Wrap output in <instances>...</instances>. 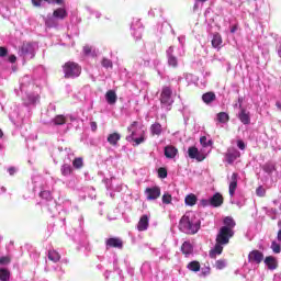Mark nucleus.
Wrapping results in <instances>:
<instances>
[{"label":"nucleus","mask_w":281,"mask_h":281,"mask_svg":"<svg viewBox=\"0 0 281 281\" xmlns=\"http://www.w3.org/2000/svg\"><path fill=\"white\" fill-rule=\"evenodd\" d=\"M16 95H21L25 106H34L41 99V88L34 83L32 77L24 76L20 80L19 89H15Z\"/></svg>","instance_id":"1"},{"label":"nucleus","mask_w":281,"mask_h":281,"mask_svg":"<svg viewBox=\"0 0 281 281\" xmlns=\"http://www.w3.org/2000/svg\"><path fill=\"white\" fill-rule=\"evenodd\" d=\"M33 183V192H38L41 199L47 201L48 212H50V214H54L56 212V201H54V198H52V192L47 188L45 180H43V178L41 177H34Z\"/></svg>","instance_id":"2"},{"label":"nucleus","mask_w":281,"mask_h":281,"mask_svg":"<svg viewBox=\"0 0 281 281\" xmlns=\"http://www.w3.org/2000/svg\"><path fill=\"white\" fill-rule=\"evenodd\" d=\"M179 229L183 234H196L201 229V220L196 217L194 212H187L180 220Z\"/></svg>","instance_id":"3"},{"label":"nucleus","mask_w":281,"mask_h":281,"mask_svg":"<svg viewBox=\"0 0 281 281\" xmlns=\"http://www.w3.org/2000/svg\"><path fill=\"white\" fill-rule=\"evenodd\" d=\"M234 236V231L228 227H222L216 237V244L214 249L210 251L211 258H216V256H221L223 254V245H227L229 243V238Z\"/></svg>","instance_id":"4"},{"label":"nucleus","mask_w":281,"mask_h":281,"mask_svg":"<svg viewBox=\"0 0 281 281\" xmlns=\"http://www.w3.org/2000/svg\"><path fill=\"white\" fill-rule=\"evenodd\" d=\"M65 78H78L82 74L80 65L74 61H68L64 65Z\"/></svg>","instance_id":"5"},{"label":"nucleus","mask_w":281,"mask_h":281,"mask_svg":"<svg viewBox=\"0 0 281 281\" xmlns=\"http://www.w3.org/2000/svg\"><path fill=\"white\" fill-rule=\"evenodd\" d=\"M202 207H207L211 205V207H221L223 205V195L221 193H215L210 199H202L200 201Z\"/></svg>","instance_id":"6"},{"label":"nucleus","mask_w":281,"mask_h":281,"mask_svg":"<svg viewBox=\"0 0 281 281\" xmlns=\"http://www.w3.org/2000/svg\"><path fill=\"white\" fill-rule=\"evenodd\" d=\"M137 125V122H133V124L127 127V131L128 133H131V135L126 136V142H134V146H139V144H144L145 142L144 135H140L138 138H135Z\"/></svg>","instance_id":"7"},{"label":"nucleus","mask_w":281,"mask_h":281,"mask_svg":"<svg viewBox=\"0 0 281 281\" xmlns=\"http://www.w3.org/2000/svg\"><path fill=\"white\" fill-rule=\"evenodd\" d=\"M161 105L170 110L168 106H172L175 100L172 99V89L170 87H164L160 94Z\"/></svg>","instance_id":"8"},{"label":"nucleus","mask_w":281,"mask_h":281,"mask_svg":"<svg viewBox=\"0 0 281 281\" xmlns=\"http://www.w3.org/2000/svg\"><path fill=\"white\" fill-rule=\"evenodd\" d=\"M36 43H24L21 47V55L23 58L31 60V58H34L36 54Z\"/></svg>","instance_id":"9"},{"label":"nucleus","mask_w":281,"mask_h":281,"mask_svg":"<svg viewBox=\"0 0 281 281\" xmlns=\"http://www.w3.org/2000/svg\"><path fill=\"white\" fill-rule=\"evenodd\" d=\"M211 149H209L207 153L205 150L196 148L195 146H191L188 149V156L190 159H195L196 161H203L205 157H207V154L210 153Z\"/></svg>","instance_id":"10"},{"label":"nucleus","mask_w":281,"mask_h":281,"mask_svg":"<svg viewBox=\"0 0 281 281\" xmlns=\"http://www.w3.org/2000/svg\"><path fill=\"white\" fill-rule=\"evenodd\" d=\"M50 124H53V126H61V133H67V131H69V124H67V117H65L64 115H57L55 116Z\"/></svg>","instance_id":"11"},{"label":"nucleus","mask_w":281,"mask_h":281,"mask_svg":"<svg viewBox=\"0 0 281 281\" xmlns=\"http://www.w3.org/2000/svg\"><path fill=\"white\" fill-rule=\"evenodd\" d=\"M147 201H155L161 196V189L159 187H150L145 190Z\"/></svg>","instance_id":"12"},{"label":"nucleus","mask_w":281,"mask_h":281,"mask_svg":"<svg viewBox=\"0 0 281 281\" xmlns=\"http://www.w3.org/2000/svg\"><path fill=\"white\" fill-rule=\"evenodd\" d=\"M239 157H240V151H238L236 147L228 148L225 154V159L227 164H234V161H236V159H238Z\"/></svg>","instance_id":"13"},{"label":"nucleus","mask_w":281,"mask_h":281,"mask_svg":"<svg viewBox=\"0 0 281 281\" xmlns=\"http://www.w3.org/2000/svg\"><path fill=\"white\" fill-rule=\"evenodd\" d=\"M265 260V255L260 250H252L248 255V261L255 262L256 265H260Z\"/></svg>","instance_id":"14"},{"label":"nucleus","mask_w":281,"mask_h":281,"mask_svg":"<svg viewBox=\"0 0 281 281\" xmlns=\"http://www.w3.org/2000/svg\"><path fill=\"white\" fill-rule=\"evenodd\" d=\"M124 243H122V239L117 237H112L105 240V247L106 249L115 248V249H122Z\"/></svg>","instance_id":"15"},{"label":"nucleus","mask_w":281,"mask_h":281,"mask_svg":"<svg viewBox=\"0 0 281 281\" xmlns=\"http://www.w3.org/2000/svg\"><path fill=\"white\" fill-rule=\"evenodd\" d=\"M236 188H238V173L234 172L228 187L229 196L233 198L236 194Z\"/></svg>","instance_id":"16"},{"label":"nucleus","mask_w":281,"mask_h":281,"mask_svg":"<svg viewBox=\"0 0 281 281\" xmlns=\"http://www.w3.org/2000/svg\"><path fill=\"white\" fill-rule=\"evenodd\" d=\"M167 58L169 67H177V65H179V60L175 56V47L170 46L167 49Z\"/></svg>","instance_id":"17"},{"label":"nucleus","mask_w":281,"mask_h":281,"mask_svg":"<svg viewBox=\"0 0 281 281\" xmlns=\"http://www.w3.org/2000/svg\"><path fill=\"white\" fill-rule=\"evenodd\" d=\"M150 223V218L148 217V215H143L137 224V229L138 232H146V229H148V225Z\"/></svg>","instance_id":"18"},{"label":"nucleus","mask_w":281,"mask_h":281,"mask_svg":"<svg viewBox=\"0 0 281 281\" xmlns=\"http://www.w3.org/2000/svg\"><path fill=\"white\" fill-rule=\"evenodd\" d=\"M239 121L241 122V124H251V115L249 114V112L245 109H241L239 114H238Z\"/></svg>","instance_id":"19"},{"label":"nucleus","mask_w":281,"mask_h":281,"mask_svg":"<svg viewBox=\"0 0 281 281\" xmlns=\"http://www.w3.org/2000/svg\"><path fill=\"white\" fill-rule=\"evenodd\" d=\"M178 153L179 150L177 149V147L172 145H168L165 147V157H167V159H175Z\"/></svg>","instance_id":"20"},{"label":"nucleus","mask_w":281,"mask_h":281,"mask_svg":"<svg viewBox=\"0 0 281 281\" xmlns=\"http://www.w3.org/2000/svg\"><path fill=\"white\" fill-rule=\"evenodd\" d=\"M32 3L33 5H35V8H41L43 3H53L57 5H63L64 1L63 0H32Z\"/></svg>","instance_id":"21"},{"label":"nucleus","mask_w":281,"mask_h":281,"mask_svg":"<svg viewBox=\"0 0 281 281\" xmlns=\"http://www.w3.org/2000/svg\"><path fill=\"white\" fill-rule=\"evenodd\" d=\"M46 27H58V20L53 14H48L46 18H44Z\"/></svg>","instance_id":"22"},{"label":"nucleus","mask_w":281,"mask_h":281,"mask_svg":"<svg viewBox=\"0 0 281 281\" xmlns=\"http://www.w3.org/2000/svg\"><path fill=\"white\" fill-rule=\"evenodd\" d=\"M181 251L186 256V258H188L189 256H192L194 248L192 247V244H190V241H184L181 246Z\"/></svg>","instance_id":"23"},{"label":"nucleus","mask_w":281,"mask_h":281,"mask_svg":"<svg viewBox=\"0 0 281 281\" xmlns=\"http://www.w3.org/2000/svg\"><path fill=\"white\" fill-rule=\"evenodd\" d=\"M265 265L268 267V269H270V271L278 269V260H276L274 257H266Z\"/></svg>","instance_id":"24"},{"label":"nucleus","mask_w":281,"mask_h":281,"mask_svg":"<svg viewBox=\"0 0 281 281\" xmlns=\"http://www.w3.org/2000/svg\"><path fill=\"white\" fill-rule=\"evenodd\" d=\"M202 101L204 102V104H207V106H210L212 102L216 101V94L214 92H206L202 94Z\"/></svg>","instance_id":"25"},{"label":"nucleus","mask_w":281,"mask_h":281,"mask_svg":"<svg viewBox=\"0 0 281 281\" xmlns=\"http://www.w3.org/2000/svg\"><path fill=\"white\" fill-rule=\"evenodd\" d=\"M211 43L214 49H221L223 47V37H221V34H214Z\"/></svg>","instance_id":"26"},{"label":"nucleus","mask_w":281,"mask_h":281,"mask_svg":"<svg viewBox=\"0 0 281 281\" xmlns=\"http://www.w3.org/2000/svg\"><path fill=\"white\" fill-rule=\"evenodd\" d=\"M105 100L108 104H115V102H117V93H115V90H109L105 93Z\"/></svg>","instance_id":"27"},{"label":"nucleus","mask_w":281,"mask_h":281,"mask_svg":"<svg viewBox=\"0 0 281 281\" xmlns=\"http://www.w3.org/2000/svg\"><path fill=\"white\" fill-rule=\"evenodd\" d=\"M53 14L58 21H64V19H67V10H65V8L56 9Z\"/></svg>","instance_id":"28"},{"label":"nucleus","mask_w":281,"mask_h":281,"mask_svg":"<svg viewBox=\"0 0 281 281\" xmlns=\"http://www.w3.org/2000/svg\"><path fill=\"white\" fill-rule=\"evenodd\" d=\"M122 139V135L119 133H112L108 136V142L111 146H117V142Z\"/></svg>","instance_id":"29"},{"label":"nucleus","mask_w":281,"mask_h":281,"mask_svg":"<svg viewBox=\"0 0 281 281\" xmlns=\"http://www.w3.org/2000/svg\"><path fill=\"white\" fill-rule=\"evenodd\" d=\"M187 269L193 271V273H198V271H201V263L196 260L191 261L187 265Z\"/></svg>","instance_id":"30"},{"label":"nucleus","mask_w":281,"mask_h":281,"mask_svg":"<svg viewBox=\"0 0 281 281\" xmlns=\"http://www.w3.org/2000/svg\"><path fill=\"white\" fill-rule=\"evenodd\" d=\"M215 120L220 124H226V122H229V114H227L226 112H220V113L216 114Z\"/></svg>","instance_id":"31"},{"label":"nucleus","mask_w":281,"mask_h":281,"mask_svg":"<svg viewBox=\"0 0 281 281\" xmlns=\"http://www.w3.org/2000/svg\"><path fill=\"white\" fill-rule=\"evenodd\" d=\"M224 225L223 227H227L228 229H231V232H234V227H236V222H234V218L227 216L224 218Z\"/></svg>","instance_id":"32"},{"label":"nucleus","mask_w":281,"mask_h":281,"mask_svg":"<svg viewBox=\"0 0 281 281\" xmlns=\"http://www.w3.org/2000/svg\"><path fill=\"white\" fill-rule=\"evenodd\" d=\"M153 271V268L150 267V263L149 262H144L140 267V273L143 276H148Z\"/></svg>","instance_id":"33"},{"label":"nucleus","mask_w":281,"mask_h":281,"mask_svg":"<svg viewBox=\"0 0 281 281\" xmlns=\"http://www.w3.org/2000/svg\"><path fill=\"white\" fill-rule=\"evenodd\" d=\"M162 128H161V124L159 123H154L150 126V133L151 135H161Z\"/></svg>","instance_id":"34"},{"label":"nucleus","mask_w":281,"mask_h":281,"mask_svg":"<svg viewBox=\"0 0 281 281\" xmlns=\"http://www.w3.org/2000/svg\"><path fill=\"white\" fill-rule=\"evenodd\" d=\"M0 281H10V270L0 268Z\"/></svg>","instance_id":"35"},{"label":"nucleus","mask_w":281,"mask_h":281,"mask_svg":"<svg viewBox=\"0 0 281 281\" xmlns=\"http://www.w3.org/2000/svg\"><path fill=\"white\" fill-rule=\"evenodd\" d=\"M48 259L52 260V262H58L60 260V254L56 250H49Z\"/></svg>","instance_id":"36"},{"label":"nucleus","mask_w":281,"mask_h":281,"mask_svg":"<svg viewBox=\"0 0 281 281\" xmlns=\"http://www.w3.org/2000/svg\"><path fill=\"white\" fill-rule=\"evenodd\" d=\"M263 170L268 175H273V172H276V164L267 162L266 165H263Z\"/></svg>","instance_id":"37"},{"label":"nucleus","mask_w":281,"mask_h":281,"mask_svg":"<svg viewBox=\"0 0 281 281\" xmlns=\"http://www.w3.org/2000/svg\"><path fill=\"white\" fill-rule=\"evenodd\" d=\"M184 203L186 205H190V206L196 205V195L194 194L187 195L184 199Z\"/></svg>","instance_id":"38"},{"label":"nucleus","mask_w":281,"mask_h":281,"mask_svg":"<svg viewBox=\"0 0 281 281\" xmlns=\"http://www.w3.org/2000/svg\"><path fill=\"white\" fill-rule=\"evenodd\" d=\"M131 30H144L142 21L139 19H133Z\"/></svg>","instance_id":"39"},{"label":"nucleus","mask_w":281,"mask_h":281,"mask_svg":"<svg viewBox=\"0 0 281 281\" xmlns=\"http://www.w3.org/2000/svg\"><path fill=\"white\" fill-rule=\"evenodd\" d=\"M101 65L104 67V69H113V61L106 57L102 58Z\"/></svg>","instance_id":"40"},{"label":"nucleus","mask_w":281,"mask_h":281,"mask_svg":"<svg viewBox=\"0 0 281 281\" xmlns=\"http://www.w3.org/2000/svg\"><path fill=\"white\" fill-rule=\"evenodd\" d=\"M210 273H211L210 267H203V268L200 267V273H199L200 278H207Z\"/></svg>","instance_id":"41"},{"label":"nucleus","mask_w":281,"mask_h":281,"mask_svg":"<svg viewBox=\"0 0 281 281\" xmlns=\"http://www.w3.org/2000/svg\"><path fill=\"white\" fill-rule=\"evenodd\" d=\"M200 144L201 146H203V148H210L212 146V142L210 139H207V137L202 136L200 138Z\"/></svg>","instance_id":"42"},{"label":"nucleus","mask_w":281,"mask_h":281,"mask_svg":"<svg viewBox=\"0 0 281 281\" xmlns=\"http://www.w3.org/2000/svg\"><path fill=\"white\" fill-rule=\"evenodd\" d=\"M267 216H270V218H272V221H276V218H278V210L276 209H268L266 211Z\"/></svg>","instance_id":"43"},{"label":"nucleus","mask_w":281,"mask_h":281,"mask_svg":"<svg viewBox=\"0 0 281 281\" xmlns=\"http://www.w3.org/2000/svg\"><path fill=\"white\" fill-rule=\"evenodd\" d=\"M60 170H61V175L64 177H69V175H71V166H69V165L61 166Z\"/></svg>","instance_id":"44"},{"label":"nucleus","mask_w":281,"mask_h":281,"mask_svg":"<svg viewBox=\"0 0 281 281\" xmlns=\"http://www.w3.org/2000/svg\"><path fill=\"white\" fill-rule=\"evenodd\" d=\"M225 267H227V261L220 259L215 262V268L221 271L223 269H225Z\"/></svg>","instance_id":"45"},{"label":"nucleus","mask_w":281,"mask_h":281,"mask_svg":"<svg viewBox=\"0 0 281 281\" xmlns=\"http://www.w3.org/2000/svg\"><path fill=\"white\" fill-rule=\"evenodd\" d=\"M132 36L136 38V41H139L142 38V32H144V29H136V30H131Z\"/></svg>","instance_id":"46"},{"label":"nucleus","mask_w":281,"mask_h":281,"mask_svg":"<svg viewBox=\"0 0 281 281\" xmlns=\"http://www.w3.org/2000/svg\"><path fill=\"white\" fill-rule=\"evenodd\" d=\"M162 203H165V205H170V203H172V195H170V193H165L162 195Z\"/></svg>","instance_id":"47"},{"label":"nucleus","mask_w":281,"mask_h":281,"mask_svg":"<svg viewBox=\"0 0 281 281\" xmlns=\"http://www.w3.org/2000/svg\"><path fill=\"white\" fill-rule=\"evenodd\" d=\"M271 249H272L273 254H280L281 246L277 241H272Z\"/></svg>","instance_id":"48"},{"label":"nucleus","mask_w":281,"mask_h":281,"mask_svg":"<svg viewBox=\"0 0 281 281\" xmlns=\"http://www.w3.org/2000/svg\"><path fill=\"white\" fill-rule=\"evenodd\" d=\"M158 177L160 179H166V177H168V170H166V168H159L158 169Z\"/></svg>","instance_id":"49"},{"label":"nucleus","mask_w":281,"mask_h":281,"mask_svg":"<svg viewBox=\"0 0 281 281\" xmlns=\"http://www.w3.org/2000/svg\"><path fill=\"white\" fill-rule=\"evenodd\" d=\"M75 168H82V158H76L72 162Z\"/></svg>","instance_id":"50"},{"label":"nucleus","mask_w":281,"mask_h":281,"mask_svg":"<svg viewBox=\"0 0 281 281\" xmlns=\"http://www.w3.org/2000/svg\"><path fill=\"white\" fill-rule=\"evenodd\" d=\"M266 192L267 191L262 187H258L257 190H256L257 196H265Z\"/></svg>","instance_id":"51"},{"label":"nucleus","mask_w":281,"mask_h":281,"mask_svg":"<svg viewBox=\"0 0 281 281\" xmlns=\"http://www.w3.org/2000/svg\"><path fill=\"white\" fill-rule=\"evenodd\" d=\"M0 265H10V257H0Z\"/></svg>","instance_id":"52"},{"label":"nucleus","mask_w":281,"mask_h":281,"mask_svg":"<svg viewBox=\"0 0 281 281\" xmlns=\"http://www.w3.org/2000/svg\"><path fill=\"white\" fill-rule=\"evenodd\" d=\"M4 56H8V48L0 47V58H4Z\"/></svg>","instance_id":"53"},{"label":"nucleus","mask_w":281,"mask_h":281,"mask_svg":"<svg viewBox=\"0 0 281 281\" xmlns=\"http://www.w3.org/2000/svg\"><path fill=\"white\" fill-rule=\"evenodd\" d=\"M237 148H239V150H245L246 148V145H245V142L243 140H237Z\"/></svg>","instance_id":"54"},{"label":"nucleus","mask_w":281,"mask_h":281,"mask_svg":"<svg viewBox=\"0 0 281 281\" xmlns=\"http://www.w3.org/2000/svg\"><path fill=\"white\" fill-rule=\"evenodd\" d=\"M8 172L11 177H14V175H16V169L14 167H9Z\"/></svg>","instance_id":"55"},{"label":"nucleus","mask_w":281,"mask_h":281,"mask_svg":"<svg viewBox=\"0 0 281 281\" xmlns=\"http://www.w3.org/2000/svg\"><path fill=\"white\" fill-rule=\"evenodd\" d=\"M83 53L86 54V56H89V54H91V47L90 46H85L83 47Z\"/></svg>","instance_id":"56"},{"label":"nucleus","mask_w":281,"mask_h":281,"mask_svg":"<svg viewBox=\"0 0 281 281\" xmlns=\"http://www.w3.org/2000/svg\"><path fill=\"white\" fill-rule=\"evenodd\" d=\"M90 127H91V131H98V123L91 122Z\"/></svg>","instance_id":"57"},{"label":"nucleus","mask_w":281,"mask_h":281,"mask_svg":"<svg viewBox=\"0 0 281 281\" xmlns=\"http://www.w3.org/2000/svg\"><path fill=\"white\" fill-rule=\"evenodd\" d=\"M9 63H12V64L16 63V57L14 55H10Z\"/></svg>","instance_id":"58"},{"label":"nucleus","mask_w":281,"mask_h":281,"mask_svg":"<svg viewBox=\"0 0 281 281\" xmlns=\"http://www.w3.org/2000/svg\"><path fill=\"white\" fill-rule=\"evenodd\" d=\"M178 41H179L180 45H183L186 43V36H179Z\"/></svg>","instance_id":"59"},{"label":"nucleus","mask_w":281,"mask_h":281,"mask_svg":"<svg viewBox=\"0 0 281 281\" xmlns=\"http://www.w3.org/2000/svg\"><path fill=\"white\" fill-rule=\"evenodd\" d=\"M86 10H87V12H89V14H93L94 13V9L93 8H91V7H86Z\"/></svg>","instance_id":"60"},{"label":"nucleus","mask_w":281,"mask_h":281,"mask_svg":"<svg viewBox=\"0 0 281 281\" xmlns=\"http://www.w3.org/2000/svg\"><path fill=\"white\" fill-rule=\"evenodd\" d=\"M95 19H100V16H102V13H100V11H94V13H92Z\"/></svg>","instance_id":"61"},{"label":"nucleus","mask_w":281,"mask_h":281,"mask_svg":"<svg viewBox=\"0 0 281 281\" xmlns=\"http://www.w3.org/2000/svg\"><path fill=\"white\" fill-rule=\"evenodd\" d=\"M0 194H5V187H0Z\"/></svg>","instance_id":"62"},{"label":"nucleus","mask_w":281,"mask_h":281,"mask_svg":"<svg viewBox=\"0 0 281 281\" xmlns=\"http://www.w3.org/2000/svg\"><path fill=\"white\" fill-rule=\"evenodd\" d=\"M277 238L281 243V229H279Z\"/></svg>","instance_id":"63"},{"label":"nucleus","mask_w":281,"mask_h":281,"mask_svg":"<svg viewBox=\"0 0 281 281\" xmlns=\"http://www.w3.org/2000/svg\"><path fill=\"white\" fill-rule=\"evenodd\" d=\"M235 32H236V26H233V27L231 29V33L234 34Z\"/></svg>","instance_id":"64"}]
</instances>
